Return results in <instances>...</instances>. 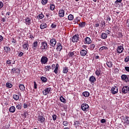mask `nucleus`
<instances>
[{"label": "nucleus", "mask_w": 129, "mask_h": 129, "mask_svg": "<svg viewBox=\"0 0 129 129\" xmlns=\"http://www.w3.org/2000/svg\"><path fill=\"white\" fill-rule=\"evenodd\" d=\"M6 86L7 87H8V88H12V87H13V85H12L11 83H7Z\"/></svg>", "instance_id": "a19ab883"}, {"label": "nucleus", "mask_w": 129, "mask_h": 129, "mask_svg": "<svg viewBox=\"0 0 129 129\" xmlns=\"http://www.w3.org/2000/svg\"><path fill=\"white\" fill-rule=\"evenodd\" d=\"M124 61H125V62H128V61H129V56H127L125 58Z\"/></svg>", "instance_id": "5fc2aeb1"}, {"label": "nucleus", "mask_w": 129, "mask_h": 129, "mask_svg": "<svg viewBox=\"0 0 129 129\" xmlns=\"http://www.w3.org/2000/svg\"><path fill=\"white\" fill-rule=\"evenodd\" d=\"M101 38L103 39H106V38H107V34H106L105 33H102Z\"/></svg>", "instance_id": "72a5a7b5"}, {"label": "nucleus", "mask_w": 129, "mask_h": 129, "mask_svg": "<svg viewBox=\"0 0 129 129\" xmlns=\"http://www.w3.org/2000/svg\"><path fill=\"white\" fill-rule=\"evenodd\" d=\"M95 74L97 75V76H99L101 74V73L99 71L97 70L95 72Z\"/></svg>", "instance_id": "c03bdc74"}, {"label": "nucleus", "mask_w": 129, "mask_h": 129, "mask_svg": "<svg viewBox=\"0 0 129 129\" xmlns=\"http://www.w3.org/2000/svg\"><path fill=\"white\" fill-rule=\"evenodd\" d=\"M89 92L87 91H85L82 93V95H83V96L85 97H88V96H89Z\"/></svg>", "instance_id": "c85d7f7f"}, {"label": "nucleus", "mask_w": 129, "mask_h": 129, "mask_svg": "<svg viewBox=\"0 0 129 129\" xmlns=\"http://www.w3.org/2000/svg\"><path fill=\"white\" fill-rule=\"evenodd\" d=\"M86 54H87V51H86L85 49L81 50V51H80L81 56H82L83 57H84V56H86Z\"/></svg>", "instance_id": "f3484780"}, {"label": "nucleus", "mask_w": 129, "mask_h": 129, "mask_svg": "<svg viewBox=\"0 0 129 129\" xmlns=\"http://www.w3.org/2000/svg\"><path fill=\"white\" fill-rule=\"evenodd\" d=\"M11 64H12L11 60L9 59L6 61V65H11Z\"/></svg>", "instance_id": "a18cd8bd"}, {"label": "nucleus", "mask_w": 129, "mask_h": 129, "mask_svg": "<svg viewBox=\"0 0 129 129\" xmlns=\"http://www.w3.org/2000/svg\"><path fill=\"white\" fill-rule=\"evenodd\" d=\"M121 2L122 1L120 0H116L114 2V6H115V7H117V6H118V3H121Z\"/></svg>", "instance_id": "f704fd0d"}, {"label": "nucleus", "mask_w": 129, "mask_h": 129, "mask_svg": "<svg viewBox=\"0 0 129 129\" xmlns=\"http://www.w3.org/2000/svg\"><path fill=\"white\" fill-rule=\"evenodd\" d=\"M52 90H53V89L51 87L46 88L42 91V93L43 95H47V94H49Z\"/></svg>", "instance_id": "f03ea898"}, {"label": "nucleus", "mask_w": 129, "mask_h": 129, "mask_svg": "<svg viewBox=\"0 0 129 129\" xmlns=\"http://www.w3.org/2000/svg\"><path fill=\"white\" fill-rule=\"evenodd\" d=\"M45 69L46 71H50V70H51V66H45Z\"/></svg>", "instance_id": "ea45409f"}, {"label": "nucleus", "mask_w": 129, "mask_h": 129, "mask_svg": "<svg viewBox=\"0 0 129 129\" xmlns=\"http://www.w3.org/2000/svg\"><path fill=\"white\" fill-rule=\"evenodd\" d=\"M81 108L83 111H87L89 108V106L87 103H83L81 105Z\"/></svg>", "instance_id": "7ed1b4c3"}, {"label": "nucleus", "mask_w": 129, "mask_h": 129, "mask_svg": "<svg viewBox=\"0 0 129 129\" xmlns=\"http://www.w3.org/2000/svg\"><path fill=\"white\" fill-rule=\"evenodd\" d=\"M106 20L108 22L110 21V20H111V19L110 18V17L109 16H107L106 18Z\"/></svg>", "instance_id": "0e129e2a"}, {"label": "nucleus", "mask_w": 129, "mask_h": 129, "mask_svg": "<svg viewBox=\"0 0 129 129\" xmlns=\"http://www.w3.org/2000/svg\"><path fill=\"white\" fill-rule=\"evenodd\" d=\"M34 89H37V87L38 86V85H37V83L35 81L34 82Z\"/></svg>", "instance_id": "603ef678"}, {"label": "nucleus", "mask_w": 129, "mask_h": 129, "mask_svg": "<svg viewBox=\"0 0 129 129\" xmlns=\"http://www.w3.org/2000/svg\"><path fill=\"white\" fill-rule=\"evenodd\" d=\"M4 7V3L2 2H0V9H2Z\"/></svg>", "instance_id": "bf43d9fd"}, {"label": "nucleus", "mask_w": 129, "mask_h": 129, "mask_svg": "<svg viewBox=\"0 0 129 129\" xmlns=\"http://www.w3.org/2000/svg\"><path fill=\"white\" fill-rule=\"evenodd\" d=\"M68 55L69 57H74L77 56V52L76 51L70 52Z\"/></svg>", "instance_id": "ddd939ff"}, {"label": "nucleus", "mask_w": 129, "mask_h": 129, "mask_svg": "<svg viewBox=\"0 0 129 129\" xmlns=\"http://www.w3.org/2000/svg\"><path fill=\"white\" fill-rule=\"evenodd\" d=\"M40 79L41 81H42L44 83H46V82L48 81V79H47V78L43 76L41 77Z\"/></svg>", "instance_id": "bb28decb"}, {"label": "nucleus", "mask_w": 129, "mask_h": 129, "mask_svg": "<svg viewBox=\"0 0 129 129\" xmlns=\"http://www.w3.org/2000/svg\"><path fill=\"white\" fill-rule=\"evenodd\" d=\"M94 48H95V44H92L90 46V49L92 50H94Z\"/></svg>", "instance_id": "37998d69"}, {"label": "nucleus", "mask_w": 129, "mask_h": 129, "mask_svg": "<svg viewBox=\"0 0 129 129\" xmlns=\"http://www.w3.org/2000/svg\"><path fill=\"white\" fill-rule=\"evenodd\" d=\"M4 49L6 53H10L11 52V48L9 46H5Z\"/></svg>", "instance_id": "393cba45"}, {"label": "nucleus", "mask_w": 129, "mask_h": 129, "mask_svg": "<svg viewBox=\"0 0 129 129\" xmlns=\"http://www.w3.org/2000/svg\"><path fill=\"white\" fill-rule=\"evenodd\" d=\"M19 89L21 91H25V86H24V85L23 84H20L19 85Z\"/></svg>", "instance_id": "a878e982"}, {"label": "nucleus", "mask_w": 129, "mask_h": 129, "mask_svg": "<svg viewBox=\"0 0 129 129\" xmlns=\"http://www.w3.org/2000/svg\"><path fill=\"white\" fill-rule=\"evenodd\" d=\"M24 108H28V104L26 103H24L23 104Z\"/></svg>", "instance_id": "e2e57ef3"}, {"label": "nucleus", "mask_w": 129, "mask_h": 129, "mask_svg": "<svg viewBox=\"0 0 129 129\" xmlns=\"http://www.w3.org/2000/svg\"><path fill=\"white\" fill-rule=\"evenodd\" d=\"M25 23L27 26H30L31 24L32 23V20L30 17H27L25 19Z\"/></svg>", "instance_id": "9b49d317"}, {"label": "nucleus", "mask_w": 129, "mask_h": 129, "mask_svg": "<svg viewBox=\"0 0 129 129\" xmlns=\"http://www.w3.org/2000/svg\"><path fill=\"white\" fill-rule=\"evenodd\" d=\"M50 10L51 11H54V10H55V5H54V4H50Z\"/></svg>", "instance_id": "58836bf2"}, {"label": "nucleus", "mask_w": 129, "mask_h": 129, "mask_svg": "<svg viewBox=\"0 0 129 129\" xmlns=\"http://www.w3.org/2000/svg\"><path fill=\"white\" fill-rule=\"evenodd\" d=\"M37 47H38V41H34L32 44V48L33 50H36V49H37Z\"/></svg>", "instance_id": "dca6fc26"}, {"label": "nucleus", "mask_w": 129, "mask_h": 129, "mask_svg": "<svg viewBox=\"0 0 129 129\" xmlns=\"http://www.w3.org/2000/svg\"><path fill=\"white\" fill-rule=\"evenodd\" d=\"M13 99L15 100H19V99H20V97L19 95L15 94L13 96Z\"/></svg>", "instance_id": "e433bc0d"}, {"label": "nucleus", "mask_w": 129, "mask_h": 129, "mask_svg": "<svg viewBox=\"0 0 129 129\" xmlns=\"http://www.w3.org/2000/svg\"><path fill=\"white\" fill-rule=\"evenodd\" d=\"M62 45L61 44V43H57V47H56L57 51H58L59 52H61V50H62Z\"/></svg>", "instance_id": "a211bd4d"}, {"label": "nucleus", "mask_w": 129, "mask_h": 129, "mask_svg": "<svg viewBox=\"0 0 129 129\" xmlns=\"http://www.w3.org/2000/svg\"><path fill=\"white\" fill-rule=\"evenodd\" d=\"M51 28H52V29H56V27H57V25H56V24H55V23H52L51 25Z\"/></svg>", "instance_id": "09e8293b"}, {"label": "nucleus", "mask_w": 129, "mask_h": 129, "mask_svg": "<svg viewBox=\"0 0 129 129\" xmlns=\"http://www.w3.org/2000/svg\"><path fill=\"white\" fill-rule=\"evenodd\" d=\"M85 22H81L79 23V26L81 27V28H84V27L85 26Z\"/></svg>", "instance_id": "c9c22d12"}, {"label": "nucleus", "mask_w": 129, "mask_h": 129, "mask_svg": "<svg viewBox=\"0 0 129 129\" xmlns=\"http://www.w3.org/2000/svg\"><path fill=\"white\" fill-rule=\"evenodd\" d=\"M128 90H129V87L127 86H125L123 87V88H122V93H124V94L127 93V92H128Z\"/></svg>", "instance_id": "9d476101"}, {"label": "nucleus", "mask_w": 129, "mask_h": 129, "mask_svg": "<svg viewBox=\"0 0 129 129\" xmlns=\"http://www.w3.org/2000/svg\"><path fill=\"white\" fill-rule=\"evenodd\" d=\"M64 14H65V11L63 10L60 9L59 10V12H58L59 17L63 18V17H64Z\"/></svg>", "instance_id": "f8f14e48"}, {"label": "nucleus", "mask_w": 129, "mask_h": 129, "mask_svg": "<svg viewBox=\"0 0 129 129\" xmlns=\"http://www.w3.org/2000/svg\"><path fill=\"white\" fill-rule=\"evenodd\" d=\"M17 70H18V71H17ZM20 70L19 69H17L16 68H13L12 70H11V74H13L14 75L15 73H20Z\"/></svg>", "instance_id": "412c9836"}, {"label": "nucleus", "mask_w": 129, "mask_h": 129, "mask_svg": "<svg viewBox=\"0 0 129 129\" xmlns=\"http://www.w3.org/2000/svg\"><path fill=\"white\" fill-rule=\"evenodd\" d=\"M68 18V20L69 21H73V20L74 19V16L73 15H72V14H70Z\"/></svg>", "instance_id": "7c9ffc66"}, {"label": "nucleus", "mask_w": 129, "mask_h": 129, "mask_svg": "<svg viewBox=\"0 0 129 129\" xmlns=\"http://www.w3.org/2000/svg\"><path fill=\"white\" fill-rule=\"evenodd\" d=\"M111 92L112 94H116V93L118 92V88H117V87H112V88L111 89Z\"/></svg>", "instance_id": "423d86ee"}, {"label": "nucleus", "mask_w": 129, "mask_h": 129, "mask_svg": "<svg viewBox=\"0 0 129 129\" xmlns=\"http://www.w3.org/2000/svg\"><path fill=\"white\" fill-rule=\"evenodd\" d=\"M41 50H48V43H47V42L44 41L41 43Z\"/></svg>", "instance_id": "f257e3e1"}, {"label": "nucleus", "mask_w": 129, "mask_h": 129, "mask_svg": "<svg viewBox=\"0 0 129 129\" xmlns=\"http://www.w3.org/2000/svg\"><path fill=\"white\" fill-rule=\"evenodd\" d=\"M62 72L64 74H66V73H68V68L67 67L63 68Z\"/></svg>", "instance_id": "4c0bfd02"}, {"label": "nucleus", "mask_w": 129, "mask_h": 129, "mask_svg": "<svg viewBox=\"0 0 129 129\" xmlns=\"http://www.w3.org/2000/svg\"><path fill=\"white\" fill-rule=\"evenodd\" d=\"M110 33H111V32H110V31H109L108 30H106L105 31V34H106L107 35H109V34H110Z\"/></svg>", "instance_id": "3c124183"}, {"label": "nucleus", "mask_w": 129, "mask_h": 129, "mask_svg": "<svg viewBox=\"0 0 129 129\" xmlns=\"http://www.w3.org/2000/svg\"><path fill=\"white\" fill-rule=\"evenodd\" d=\"M41 64H46V63L48 62V57L45 56H42L41 60H40Z\"/></svg>", "instance_id": "6e6552de"}, {"label": "nucleus", "mask_w": 129, "mask_h": 129, "mask_svg": "<svg viewBox=\"0 0 129 129\" xmlns=\"http://www.w3.org/2000/svg\"><path fill=\"white\" fill-rule=\"evenodd\" d=\"M22 47L24 50L28 51L29 50V43L28 42H24Z\"/></svg>", "instance_id": "4468645a"}, {"label": "nucleus", "mask_w": 129, "mask_h": 129, "mask_svg": "<svg viewBox=\"0 0 129 129\" xmlns=\"http://www.w3.org/2000/svg\"><path fill=\"white\" fill-rule=\"evenodd\" d=\"M57 43V40L56 39L52 38L50 40L49 45L51 46V47H55L56 46V44Z\"/></svg>", "instance_id": "0eeeda50"}, {"label": "nucleus", "mask_w": 129, "mask_h": 129, "mask_svg": "<svg viewBox=\"0 0 129 129\" xmlns=\"http://www.w3.org/2000/svg\"><path fill=\"white\" fill-rule=\"evenodd\" d=\"M84 43L85 44H89L91 43V39H90V38L87 37L86 38H85Z\"/></svg>", "instance_id": "6ab92c4d"}, {"label": "nucleus", "mask_w": 129, "mask_h": 129, "mask_svg": "<svg viewBox=\"0 0 129 129\" xmlns=\"http://www.w3.org/2000/svg\"><path fill=\"white\" fill-rule=\"evenodd\" d=\"M106 65L109 68H111L112 66H113V63H112V62H111V61H108L106 62Z\"/></svg>", "instance_id": "b1692460"}, {"label": "nucleus", "mask_w": 129, "mask_h": 129, "mask_svg": "<svg viewBox=\"0 0 129 129\" xmlns=\"http://www.w3.org/2000/svg\"><path fill=\"white\" fill-rule=\"evenodd\" d=\"M125 70L127 72H129V67H125Z\"/></svg>", "instance_id": "052dcab7"}, {"label": "nucleus", "mask_w": 129, "mask_h": 129, "mask_svg": "<svg viewBox=\"0 0 129 129\" xmlns=\"http://www.w3.org/2000/svg\"><path fill=\"white\" fill-rule=\"evenodd\" d=\"M106 121V120H105V119H102L101 120V123H104Z\"/></svg>", "instance_id": "680f3d73"}, {"label": "nucleus", "mask_w": 129, "mask_h": 129, "mask_svg": "<svg viewBox=\"0 0 129 129\" xmlns=\"http://www.w3.org/2000/svg\"><path fill=\"white\" fill-rule=\"evenodd\" d=\"M58 69H59V64L56 63L55 70L58 71Z\"/></svg>", "instance_id": "6e6d98bb"}, {"label": "nucleus", "mask_w": 129, "mask_h": 129, "mask_svg": "<svg viewBox=\"0 0 129 129\" xmlns=\"http://www.w3.org/2000/svg\"><path fill=\"white\" fill-rule=\"evenodd\" d=\"M68 121H63V125H64V126H68Z\"/></svg>", "instance_id": "79ce46f5"}, {"label": "nucleus", "mask_w": 129, "mask_h": 129, "mask_svg": "<svg viewBox=\"0 0 129 129\" xmlns=\"http://www.w3.org/2000/svg\"><path fill=\"white\" fill-rule=\"evenodd\" d=\"M79 40V35L78 34H77L75 35L73 37L72 41L73 42V43H77L78 41Z\"/></svg>", "instance_id": "20e7f679"}, {"label": "nucleus", "mask_w": 129, "mask_h": 129, "mask_svg": "<svg viewBox=\"0 0 129 129\" xmlns=\"http://www.w3.org/2000/svg\"><path fill=\"white\" fill-rule=\"evenodd\" d=\"M54 56L55 58H57V57L59 56V53H57V52L55 53L54 54Z\"/></svg>", "instance_id": "864d4df0"}, {"label": "nucleus", "mask_w": 129, "mask_h": 129, "mask_svg": "<svg viewBox=\"0 0 129 129\" xmlns=\"http://www.w3.org/2000/svg\"><path fill=\"white\" fill-rule=\"evenodd\" d=\"M125 123L127 124H129V117L125 116V118L124 119Z\"/></svg>", "instance_id": "2f4dec72"}, {"label": "nucleus", "mask_w": 129, "mask_h": 129, "mask_svg": "<svg viewBox=\"0 0 129 129\" xmlns=\"http://www.w3.org/2000/svg\"><path fill=\"white\" fill-rule=\"evenodd\" d=\"M75 124H76V125H79V121H76L75 122Z\"/></svg>", "instance_id": "774afa93"}, {"label": "nucleus", "mask_w": 129, "mask_h": 129, "mask_svg": "<svg viewBox=\"0 0 129 129\" xmlns=\"http://www.w3.org/2000/svg\"><path fill=\"white\" fill-rule=\"evenodd\" d=\"M23 104H18V105H16V108L18 109V110H21L22 109V106Z\"/></svg>", "instance_id": "473e14b6"}, {"label": "nucleus", "mask_w": 129, "mask_h": 129, "mask_svg": "<svg viewBox=\"0 0 129 129\" xmlns=\"http://www.w3.org/2000/svg\"><path fill=\"white\" fill-rule=\"evenodd\" d=\"M52 119L53 120H56L57 119V115H56V114H53L52 115Z\"/></svg>", "instance_id": "8fccbe9b"}, {"label": "nucleus", "mask_w": 129, "mask_h": 129, "mask_svg": "<svg viewBox=\"0 0 129 129\" xmlns=\"http://www.w3.org/2000/svg\"><path fill=\"white\" fill-rule=\"evenodd\" d=\"M60 100L61 102H63V103H66V99L63 97L62 96L60 97Z\"/></svg>", "instance_id": "c756f323"}, {"label": "nucleus", "mask_w": 129, "mask_h": 129, "mask_svg": "<svg viewBox=\"0 0 129 129\" xmlns=\"http://www.w3.org/2000/svg\"><path fill=\"white\" fill-rule=\"evenodd\" d=\"M107 49V47L106 46H102L100 48V51H102V50H106Z\"/></svg>", "instance_id": "49530a36"}, {"label": "nucleus", "mask_w": 129, "mask_h": 129, "mask_svg": "<svg viewBox=\"0 0 129 129\" xmlns=\"http://www.w3.org/2000/svg\"><path fill=\"white\" fill-rule=\"evenodd\" d=\"M38 120L42 123L45 121V118L43 116L39 115L38 116Z\"/></svg>", "instance_id": "2eb2a0df"}, {"label": "nucleus", "mask_w": 129, "mask_h": 129, "mask_svg": "<svg viewBox=\"0 0 129 129\" xmlns=\"http://www.w3.org/2000/svg\"><path fill=\"white\" fill-rule=\"evenodd\" d=\"M55 67H56V65H55V64H52L51 66V68H52V70H54V69H55Z\"/></svg>", "instance_id": "338daca9"}, {"label": "nucleus", "mask_w": 129, "mask_h": 129, "mask_svg": "<svg viewBox=\"0 0 129 129\" xmlns=\"http://www.w3.org/2000/svg\"><path fill=\"white\" fill-rule=\"evenodd\" d=\"M121 79L123 81H125V82H129V76L122 75L121 76Z\"/></svg>", "instance_id": "39448f33"}, {"label": "nucleus", "mask_w": 129, "mask_h": 129, "mask_svg": "<svg viewBox=\"0 0 129 129\" xmlns=\"http://www.w3.org/2000/svg\"><path fill=\"white\" fill-rule=\"evenodd\" d=\"M45 17V16H44V14L43 13H41L40 14H39L37 16V18L38 20H42V19H44Z\"/></svg>", "instance_id": "cd10ccee"}, {"label": "nucleus", "mask_w": 129, "mask_h": 129, "mask_svg": "<svg viewBox=\"0 0 129 129\" xmlns=\"http://www.w3.org/2000/svg\"><path fill=\"white\" fill-rule=\"evenodd\" d=\"M124 49V48H123V46L122 45L119 46L117 47V53H118V54H121V53H122Z\"/></svg>", "instance_id": "1a4fd4ad"}, {"label": "nucleus", "mask_w": 129, "mask_h": 129, "mask_svg": "<svg viewBox=\"0 0 129 129\" xmlns=\"http://www.w3.org/2000/svg\"><path fill=\"white\" fill-rule=\"evenodd\" d=\"M24 55V53H23V52L21 51L19 53L18 56L19 57H22V56H23Z\"/></svg>", "instance_id": "4d7b16f0"}, {"label": "nucleus", "mask_w": 129, "mask_h": 129, "mask_svg": "<svg viewBox=\"0 0 129 129\" xmlns=\"http://www.w3.org/2000/svg\"><path fill=\"white\" fill-rule=\"evenodd\" d=\"M114 71L115 73H118V72L119 71V70H118V69L116 68L114 69Z\"/></svg>", "instance_id": "13d9d810"}, {"label": "nucleus", "mask_w": 129, "mask_h": 129, "mask_svg": "<svg viewBox=\"0 0 129 129\" xmlns=\"http://www.w3.org/2000/svg\"><path fill=\"white\" fill-rule=\"evenodd\" d=\"M9 111H10V112L14 113V112H15V111H16V107L14 106H12L9 108Z\"/></svg>", "instance_id": "5701e85b"}, {"label": "nucleus", "mask_w": 129, "mask_h": 129, "mask_svg": "<svg viewBox=\"0 0 129 129\" xmlns=\"http://www.w3.org/2000/svg\"><path fill=\"white\" fill-rule=\"evenodd\" d=\"M47 27H48V26L47 25V24L46 23H43L40 25V28L41 30H43L44 29H46Z\"/></svg>", "instance_id": "4be33fe9"}, {"label": "nucleus", "mask_w": 129, "mask_h": 129, "mask_svg": "<svg viewBox=\"0 0 129 129\" xmlns=\"http://www.w3.org/2000/svg\"><path fill=\"white\" fill-rule=\"evenodd\" d=\"M41 3L42 5H46L48 3V0H42Z\"/></svg>", "instance_id": "de8ad7c7"}, {"label": "nucleus", "mask_w": 129, "mask_h": 129, "mask_svg": "<svg viewBox=\"0 0 129 129\" xmlns=\"http://www.w3.org/2000/svg\"><path fill=\"white\" fill-rule=\"evenodd\" d=\"M3 40H4V37H3V36L0 35V42H3Z\"/></svg>", "instance_id": "69168bd1"}, {"label": "nucleus", "mask_w": 129, "mask_h": 129, "mask_svg": "<svg viewBox=\"0 0 129 129\" xmlns=\"http://www.w3.org/2000/svg\"><path fill=\"white\" fill-rule=\"evenodd\" d=\"M89 81L91 83H94L96 81V78L94 76H92L89 78Z\"/></svg>", "instance_id": "aec40b11"}]
</instances>
